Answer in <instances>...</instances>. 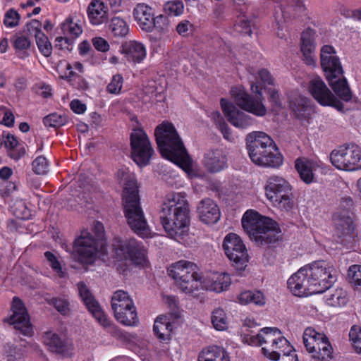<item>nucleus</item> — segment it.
Returning <instances> with one entry per match:
<instances>
[{
  "mask_svg": "<svg viewBox=\"0 0 361 361\" xmlns=\"http://www.w3.org/2000/svg\"><path fill=\"white\" fill-rule=\"evenodd\" d=\"M353 201L351 198L343 200L333 216V221L338 235H349L354 230L352 212Z\"/></svg>",
  "mask_w": 361,
  "mask_h": 361,
  "instance_id": "aec40b11",
  "label": "nucleus"
},
{
  "mask_svg": "<svg viewBox=\"0 0 361 361\" xmlns=\"http://www.w3.org/2000/svg\"><path fill=\"white\" fill-rule=\"evenodd\" d=\"M196 264L180 260L168 267V274L180 291L190 297H196L202 290V274Z\"/></svg>",
  "mask_w": 361,
  "mask_h": 361,
  "instance_id": "1a4fd4ad",
  "label": "nucleus"
},
{
  "mask_svg": "<svg viewBox=\"0 0 361 361\" xmlns=\"http://www.w3.org/2000/svg\"><path fill=\"white\" fill-rule=\"evenodd\" d=\"M237 302L242 305L253 304L262 307L266 304V298L260 290H245L238 295Z\"/></svg>",
  "mask_w": 361,
  "mask_h": 361,
  "instance_id": "e433bc0d",
  "label": "nucleus"
},
{
  "mask_svg": "<svg viewBox=\"0 0 361 361\" xmlns=\"http://www.w3.org/2000/svg\"><path fill=\"white\" fill-rule=\"evenodd\" d=\"M221 106L229 122L238 128H247L253 123V118L244 111L239 110L226 99H221Z\"/></svg>",
  "mask_w": 361,
  "mask_h": 361,
  "instance_id": "b1692460",
  "label": "nucleus"
},
{
  "mask_svg": "<svg viewBox=\"0 0 361 361\" xmlns=\"http://www.w3.org/2000/svg\"><path fill=\"white\" fill-rule=\"evenodd\" d=\"M290 106L295 116L299 118L308 117L312 111L310 100L301 95L290 100Z\"/></svg>",
  "mask_w": 361,
  "mask_h": 361,
  "instance_id": "c9c22d12",
  "label": "nucleus"
},
{
  "mask_svg": "<svg viewBox=\"0 0 361 361\" xmlns=\"http://www.w3.org/2000/svg\"><path fill=\"white\" fill-rule=\"evenodd\" d=\"M234 30L239 33L250 36L252 34L250 20L245 15L238 16L235 21Z\"/></svg>",
  "mask_w": 361,
  "mask_h": 361,
  "instance_id": "49530a36",
  "label": "nucleus"
},
{
  "mask_svg": "<svg viewBox=\"0 0 361 361\" xmlns=\"http://www.w3.org/2000/svg\"><path fill=\"white\" fill-rule=\"evenodd\" d=\"M276 361H298V355L293 349L290 353H285L280 355Z\"/></svg>",
  "mask_w": 361,
  "mask_h": 361,
  "instance_id": "774afa93",
  "label": "nucleus"
},
{
  "mask_svg": "<svg viewBox=\"0 0 361 361\" xmlns=\"http://www.w3.org/2000/svg\"><path fill=\"white\" fill-rule=\"evenodd\" d=\"M324 300L326 305L334 307L345 306L348 300V293L343 288H336L329 291L324 296Z\"/></svg>",
  "mask_w": 361,
  "mask_h": 361,
  "instance_id": "4c0bfd02",
  "label": "nucleus"
},
{
  "mask_svg": "<svg viewBox=\"0 0 361 361\" xmlns=\"http://www.w3.org/2000/svg\"><path fill=\"white\" fill-rule=\"evenodd\" d=\"M66 70L68 71L66 77L68 80H71L73 78L77 76V73L74 70L77 71L79 73L83 72V65L78 61H75L72 63H68L66 65Z\"/></svg>",
  "mask_w": 361,
  "mask_h": 361,
  "instance_id": "bf43d9fd",
  "label": "nucleus"
},
{
  "mask_svg": "<svg viewBox=\"0 0 361 361\" xmlns=\"http://www.w3.org/2000/svg\"><path fill=\"white\" fill-rule=\"evenodd\" d=\"M203 164L208 171L217 173L227 167V158L221 150H212L204 154Z\"/></svg>",
  "mask_w": 361,
  "mask_h": 361,
  "instance_id": "c85d7f7f",
  "label": "nucleus"
},
{
  "mask_svg": "<svg viewBox=\"0 0 361 361\" xmlns=\"http://www.w3.org/2000/svg\"><path fill=\"white\" fill-rule=\"evenodd\" d=\"M164 8L169 16H178L183 13L184 5L181 0H173L166 2Z\"/></svg>",
  "mask_w": 361,
  "mask_h": 361,
  "instance_id": "09e8293b",
  "label": "nucleus"
},
{
  "mask_svg": "<svg viewBox=\"0 0 361 361\" xmlns=\"http://www.w3.org/2000/svg\"><path fill=\"white\" fill-rule=\"evenodd\" d=\"M251 91L255 95L247 93L242 85H237L231 90V95L236 105L241 109L257 116H263L267 109L263 104L262 87L259 83H252Z\"/></svg>",
  "mask_w": 361,
  "mask_h": 361,
  "instance_id": "f8f14e48",
  "label": "nucleus"
},
{
  "mask_svg": "<svg viewBox=\"0 0 361 361\" xmlns=\"http://www.w3.org/2000/svg\"><path fill=\"white\" fill-rule=\"evenodd\" d=\"M321 66L334 92L343 100L349 101L351 93L336 52L332 46L324 45L320 53Z\"/></svg>",
  "mask_w": 361,
  "mask_h": 361,
  "instance_id": "6e6552de",
  "label": "nucleus"
},
{
  "mask_svg": "<svg viewBox=\"0 0 361 361\" xmlns=\"http://www.w3.org/2000/svg\"><path fill=\"white\" fill-rule=\"evenodd\" d=\"M198 361H231L228 353L219 345L204 348L200 353Z\"/></svg>",
  "mask_w": 361,
  "mask_h": 361,
  "instance_id": "72a5a7b5",
  "label": "nucleus"
},
{
  "mask_svg": "<svg viewBox=\"0 0 361 361\" xmlns=\"http://www.w3.org/2000/svg\"><path fill=\"white\" fill-rule=\"evenodd\" d=\"M152 23V31L155 28L159 32L166 31L169 25L168 18L164 15H159L156 17L153 16Z\"/></svg>",
  "mask_w": 361,
  "mask_h": 361,
  "instance_id": "4d7b16f0",
  "label": "nucleus"
},
{
  "mask_svg": "<svg viewBox=\"0 0 361 361\" xmlns=\"http://www.w3.org/2000/svg\"><path fill=\"white\" fill-rule=\"evenodd\" d=\"M11 209L13 215L18 219L25 220L31 216L30 209L21 199L13 200L11 204Z\"/></svg>",
  "mask_w": 361,
  "mask_h": 361,
  "instance_id": "c03bdc74",
  "label": "nucleus"
},
{
  "mask_svg": "<svg viewBox=\"0 0 361 361\" xmlns=\"http://www.w3.org/2000/svg\"><path fill=\"white\" fill-rule=\"evenodd\" d=\"M123 82V78L121 74L117 73L114 75L106 86V92L111 94H120L122 90Z\"/></svg>",
  "mask_w": 361,
  "mask_h": 361,
  "instance_id": "de8ad7c7",
  "label": "nucleus"
},
{
  "mask_svg": "<svg viewBox=\"0 0 361 361\" xmlns=\"http://www.w3.org/2000/svg\"><path fill=\"white\" fill-rule=\"evenodd\" d=\"M82 16L72 13L61 25L62 32L72 38L79 37L82 32Z\"/></svg>",
  "mask_w": 361,
  "mask_h": 361,
  "instance_id": "473e14b6",
  "label": "nucleus"
},
{
  "mask_svg": "<svg viewBox=\"0 0 361 361\" xmlns=\"http://www.w3.org/2000/svg\"><path fill=\"white\" fill-rule=\"evenodd\" d=\"M230 275L226 272L208 271L202 274V290L221 293L231 285Z\"/></svg>",
  "mask_w": 361,
  "mask_h": 361,
  "instance_id": "4be33fe9",
  "label": "nucleus"
},
{
  "mask_svg": "<svg viewBox=\"0 0 361 361\" xmlns=\"http://www.w3.org/2000/svg\"><path fill=\"white\" fill-rule=\"evenodd\" d=\"M211 117L219 125V128L222 133L224 138L229 141H231L233 137L231 134V129L228 128V125L224 121V119L221 117V114L219 111H214L212 113Z\"/></svg>",
  "mask_w": 361,
  "mask_h": 361,
  "instance_id": "3c124183",
  "label": "nucleus"
},
{
  "mask_svg": "<svg viewBox=\"0 0 361 361\" xmlns=\"http://www.w3.org/2000/svg\"><path fill=\"white\" fill-rule=\"evenodd\" d=\"M349 281L355 287H361V265L354 264L349 267L348 271Z\"/></svg>",
  "mask_w": 361,
  "mask_h": 361,
  "instance_id": "5fc2aeb1",
  "label": "nucleus"
},
{
  "mask_svg": "<svg viewBox=\"0 0 361 361\" xmlns=\"http://www.w3.org/2000/svg\"><path fill=\"white\" fill-rule=\"evenodd\" d=\"M197 212L201 221L205 224L216 223L221 216L220 209L216 202L209 199H204L200 202Z\"/></svg>",
  "mask_w": 361,
  "mask_h": 361,
  "instance_id": "393cba45",
  "label": "nucleus"
},
{
  "mask_svg": "<svg viewBox=\"0 0 361 361\" xmlns=\"http://www.w3.org/2000/svg\"><path fill=\"white\" fill-rule=\"evenodd\" d=\"M37 92L44 98H48L51 95V87L50 85L40 82L36 84Z\"/></svg>",
  "mask_w": 361,
  "mask_h": 361,
  "instance_id": "e2e57ef3",
  "label": "nucleus"
},
{
  "mask_svg": "<svg viewBox=\"0 0 361 361\" xmlns=\"http://www.w3.org/2000/svg\"><path fill=\"white\" fill-rule=\"evenodd\" d=\"M214 328L217 331H226L229 326V319L225 310L221 307L215 308L211 316Z\"/></svg>",
  "mask_w": 361,
  "mask_h": 361,
  "instance_id": "ea45409f",
  "label": "nucleus"
},
{
  "mask_svg": "<svg viewBox=\"0 0 361 361\" xmlns=\"http://www.w3.org/2000/svg\"><path fill=\"white\" fill-rule=\"evenodd\" d=\"M309 91L321 105L339 108L340 102L320 78L316 77L310 81Z\"/></svg>",
  "mask_w": 361,
  "mask_h": 361,
  "instance_id": "5701e85b",
  "label": "nucleus"
},
{
  "mask_svg": "<svg viewBox=\"0 0 361 361\" xmlns=\"http://www.w3.org/2000/svg\"><path fill=\"white\" fill-rule=\"evenodd\" d=\"M303 344L307 351L316 361H331L334 357V348L329 338L324 333L307 327L302 335Z\"/></svg>",
  "mask_w": 361,
  "mask_h": 361,
  "instance_id": "ddd939ff",
  "label": "nucleus"
},
{
  "mask_svg": "<svg viewBox=\"0 0 361 361\" xmlns=\"http://www.w3.org/2000/svg\"><path fill=\"white\" fill-rule=\"evenodd\" d=\"M171 317L166 315L157 317L154 321L153 330L157 338L163 341H169L173 331Z\"/></svg>",
  "mask_w": 361,
  "mask_h": 361,
  "instance_id": "f704fd0d",
  "label": "nucleus"
},
{
  "mask_svg": "<svg viewBox=\"0 0 361 361\" xmlns=\"http://www.w3.org/2000/svg\"><path fill=\"white\" fill-rule=\"evenodd\" d=\"M246 140L249 157L256 165L277 168L283 164L282 155L273 140L265 133H250L247 135Z\"/></svg>",
  "mask_w": 361,
  "mask_h": 361,
  "instance_id": "39448f33",
  "label": "nucleus"
},
{
  "mask_svg": "<svg viewBox=\"0 0 361 361\" xmlns=\"http://www.w3.org/2000/svg\"><path fill=\"white\" fill-rule=\"evenodd\" d=\"M121 52L125 59L130 63H140L147 56L145 46L137 41H128L123 43L121 48Z\"/></svg>",
  "mask_w": 361,
  "mask_h": 361,
  "instance_id": "a878e982",
  "label": "nucleus"
},
{
  "mask_svg": "<svg viewBox=\"0 0 361 361\" xmlns=\"http://www.w3.org/2000/svg\"><path fill=\"white\" fill-rule=\"evenodd\" d=\"M94 47L102 52H106L109 49V44L108 42L102 37H95L92 39Z\"/></svg>",
  "mask_w": 361,
  "mask_h": 361,
  "instance_id": "680f3d73",
  "label": "nucleus"
},
{
  "mask_svg": "<svg viewBox=\"0 0 361 361\" xmlns=\"http://www.w3.org/2000/svg\"><path fill=\"white\" fill-rule=\"evenodd\" d=\"M316 165L310 161L298 159L295 161V168L301 179L306 183H311L314 180Z\"/></svg>",
  "mask_w": 361,
  "mask_h": 361,
  "instance_id": "58836bf2",
  "label": "nucleus"
},
{
  "mask_svg": "<svg viewBox=\"0 0 361 361\" xmlns=\"http://www.w3.org/2000/svg\"><path fill=\"white\" fill-rule=\"evenodd\" d=\"M67 118L56 113L51 114L45 116L43 123L47 127L59 128L66 123Z\"/></svg>",
  "mask_w": 361,
  "mask_h": 361,
  "instance_id": "8fccbe9b",
  "label": "nucleus"
},
{
  "mask_svg": "<svg viewBox=\"0 0 361 361\" xmlns=\"http://www.w3.org/2000/svg\"><path fill=\"white\" fill-rule=\"evenodd\" d=\"M223 248L228 258L233 262L238 269L246 266L248 262V254L245 244L239 235L230 233L224 240Z\"/></svg>",
  "mask_w": 361,
  "mask_h": 361,
  "instance_id": "a211bd4d",
  "label": "nucleus"
},
{
  "mask_svg": "<svg viewBox=\"0 0 361 361\" xmlns=\"http://www.w3.org/2000/svg\"><path fill=\"white\" fill-rule=\"evenodd\" d=\"M330 161L337 169L355 171L361 169V148L353 144L343 145L331 151Z\"/></svg>",
  "mask_w": 361,
  "mask_h": 361,
  "instance_id": "4468645a",
  "label": "nucleus"
},
{
  "mask_svg": "<svg viewBox=\"0 0 361 361\" xmlns=\"http://www.w3.org/2000/svg\"><path fill=\"white\" fill-rule=\"evenodd\" d=\"M78 289L85 305L97 322L111 334H116L117 331L116 326L111 323V321L105 314L85 283L84 282H79L78 283Z\"/></svg>",
  "mask_w": 361,
  "mask_h": 361,
  "instance_id": "f3484780",
  "label": "nucleus"
},
{
  "mask_svg": "<svg viewBox=\"0 0 361 361\" xmlns=\"http://www.w3.org/2000/svg\"><path fill=\"white\" fill-rule=\"evenodd\" d=\"M160 221L168 236L185 243L190 225V211L184 192H170L164 197Z\"/></svg>",
  "mask_w": 361,
  "mask_h": 361,
  "instance_id": "f03ea898",
  "label": "nucleus"
},
{
  "mask_svg": "<svg viewBox=\"0 0 361 361\" xmlns=\"http://www.w3.org/2000/svg\"><path fill=\"white\" fill-rule=\"evenodd\" d=\"M281 331L275 327H265L261 329L262 344L264 347H269L273 343H276L278 336H280Z\"/></svg>",
  "mask_w": 361,
  "mask_h": 361,
  "instance_id": "a18cd8bd",
  "label": "nucleus"
},
{
  "mask_svg": "<svg viewBox=\"0 0 361 361\" xmlns=\"http://www.w3.org/2000/svg\"><path fill=\"white\" fill-rule=\"evenodd\" d=\"M314 35L315 32L312 29L307 28L302 32L301 35V51L305 63L308 65H313L315 61Z\"/></svg>",
  "mask_w": 361,
  "mask_h": 361,
  "instance_id": "2f4dec72",
  "label": "nucleus"
},
{
  "mask_svg": "<svg viewBox=\"0 0 361 361\" xmlns=\"http://www.w3.org/2000/svg\"><path fill=\"white\" fill-rule=\"evenodd\" d=\"M14 115L13 113L8 108L5 111V116H3L0 124L4 125L7 127H12L14 125Z\"/></svg>",
  "mask_w": 361,
  "mask_h": 361,
  "instance_id": "0e129e2a",
  "label": "nucleus"
},
{
  "mask_svg": "<svg viewBox=\"0 0 361 361\" xmlns=\"http://www.w3.org/2000/svg\"><path fill=\"white\" fill-rule=\"evenodd\" d=\"M87 18L92 25H100L108 21L109 8L101 0H92L87 9Z\"/></svg>",
  "mask_w": 361,
  "mask_h": 361,
  "instance_id": "bb28decb",
  "label": "nucleus"
},
{
  "mask_svg": "<svg viewBox=\"0 0 361 361\" xmlns=\"http://www.w3.org/2000/svg\"><path fill=\"white\" fill-rule=\"evenodd\" d=\"M338 271L333 263L314 261L300 268L287 281L290 293L298 297L322 293L337 281Z\"/></svg>",
  "mask_w": 361,
  "mask_h": 361,
  "instance_id": "f257e3e1",
  "label": "nucleus"
},
{
  "mask_svg": "<svg viewBox=\"0 0 361 361\" xmlns=\"http://www.w3.org/2000/svg\"><path fill=\"white\" fill-rule=\"evenodd\" d=\"M264 190L266 197L273 207L285 212L293 208V187L283 177L276 175L269 176L267 179Z\"/></svg>",
  "mask_w": 361,
  "mask_h": 361,
  "instance_id": "9d476101",
  "label": "nucleus"
},
{
  "mask_svg": "<svg viewBox=\"0 0 361 361\" xmlns=\"http://www.w3.org/2000/svg\"><path fill=\"white\" fill-rule=\"evenodd\" d=\"M112 251L118 261L129 260L132 264L145 267L148 264L147 250L135 238L122 240L116 237L112 243Z\"/></svg>",
  "mask_w": 361,
  "mask_h": 361,
  "instance_id": "9b49d317",
  "label": "nucleus"
},
{
  "mask_svg": "<svg viewBox=\"0 0 361 361\" xmlns=\"http://www.w3.org/2000/svg\"><path fill=\"white\" fill-rule=\"evenodd\" d=\"M117 178L123 184V212L128 226L140 237L151 238V230L140 207L135 174L123 167L118 171Z\"/></svg>",
  "mask_w": 361,
  "mask_h": 361,
  "instance_id": "7ed1b4c3",
  "label": "nucleus"
},
{
  "mask_svg": "<svg viewBox=\"0 0 361 361\" xmlns=\"http://www.w3.org/2000/svg\"><path fill=\"white\" fill-rule=\"evenodd\" d=\"M293 347L290 342L283 336L282 332L278 336L276 343L269 347H262L261 350L263 355L271 360H276L280 355L285 353H290Z\"/></svg>",
  "mask_w": 361,
  "mask_h": 361,
  "instance_id": "c756f323",
  "label": "nucleus"
},
{
  "mask_svg": "<svg viewBox=\"0 0 361 361\" xmlns=\"http://www.w3.org/2000/svg\"><path fill=\"white\" fill-rule=\"evenodd\" d=\"M92 231L95 237L88 231H81L74 243L73 257L74 259L82 265L92 264L96 260L99 253L106 252V248L103 243L99 242L104 234V227L102 222L94 221Z\"/></svg>",
  "mask_w": 361,
  "mask_h": 361,
  "instance_id": "0eeeda50",
  "label": "nucleus"
},
{
  "mask_svg": "<svg viewBox=\"0 0 361 361\" xmlns=\"http://www.w3.org/2000/svg\"><path fill=\"white\" fill-rule=\"evenodd\" d=\"M32 167L36 174L44 175L49 171V164L46 157L39 156L32 161Z\"/></svg>",
  "mask_w": 361,
  "mask_h": 361,
  "instance_id": "603ef678",
  "label": "nucleus"
},
{
  "mask_svg": "<svg viewBox=\"0 0 361 361\" xmlns=\"http://www.w3.org/2000/svg\"><path fill=\"white\" fill-rule=\"evenodd\" d=\"M70 107L78 114H82L86 111V105L78 99H73L70 104Z\"/></svg>",
  "mask_w": 361,
  "mask_h": 361,
  "instance_id": "69168bd1",
  "label": "nucleus"
},
{
  "mask_svg": "<svg viewBox=\"0 0 361 361\" xmlns=\"http://www.w3.org/2000/svg\"><path fill=\"white\" fill-rule=\"evenodd\" d=\"M133 16L139 27L147 32H152V8L146 4H137L133 8Z\"/></svg>",
  "mask_w": 361,
  "mask_h": 361,
  "instance_id": "cd10ccee",
  "label": "nucleus"
},
{
  "mask_svg": "<svg viewBox=\"0 0 361 361\" xmlns=\"http://www.w3.org/2000/svg\"><path fill=\"white\" fill-rule=\"evenodd\" d=\"M49 304L54 305L61 314L66 315L69 312L68 302L64 298H53L50 300Z\"/></svg>",
  "mask_w": 361,
  "mask_h": 361,
  "instance_id": "13d9d810",
  "label": "nucleus"
},
{
  "mask_svg": "<svg viewBox=\"0 0 361 361\" xmlns=\"http://www.w3.org/2000/svg\"><path fill=\"white\" fill-rule=\"evenodd\" d=\"M27 30L34 33L40 53L46 57L49 56L52 52V46L48 37L41 30V23L37 20H32L27 24Z\"/></svg>",
  "mask_w": 361,
  "mask_h": 361,
  "instance_id": "7c9ffc66",
  "label": "nucleus"
},
{
  "mask_svg": "<svg viewBox=\"0 0 361 361\" xmlns=\"http://www.w3.org/2000/svg\"><path fill=\"white\" fill-rule=\"evenodd\" d=\"M261 330L257 334H245L243 336V342L251 346H260L262 344Z\"/></svg>",
  "mask_w": 361,
  "mask_h": 361,
  "instance_id": "052dcab7",
  "label": "nucleus"
},
{
  "mask_svg": "<svg viewBox=\"0 0 361 361\" xmlns=\"http://www.w3.org/2000/svg\"><path fill=\"white\" fill-rule=\"evenodd\" d=\"M20 15L14 9H9L4 15V24L8 28L16 27L19 24Z\"/></svg>",
  "mask_w": 361,
  "mask_h": 361,
  "instance_id": "6e6d98bb",
  "label": "nucleus"
},
{
  "mask_svg": "<svg viewBox=\"0 0 361 361\" xmlns=\"http://www.w3.org/2000/svg\"><path fill=\"white\" fill-rule=\"evenodd\" d=\"M109 30L114 37H123L128 34L130 28L123 18L115 16L111 18L110 20Z\"/></svg>",
  "mask_w": 361,
  "mask_h": 361,
  "instance_id": "a19ab883",
  "label": "nucleus"
},
{
  "mask_svg": "<svg viewBox=\"0 0 361 361\" xmlns=\"http://www.w3.org/2000/svg\"><path fill=\"white\" fill-rule=\"evenodd\" d=\"M154 135L162 157L176 164L192 176V160L173 123L163 121L156 127Z\"/></svg>",
  "mask_w": 361,
  "mask_h": 361,
  "instance_id": "20e7f679",
  "label": "nucleus"
},
{
  "mask_svg": "<svg viewBox=\"0 0 361 361\" xmlns=\"http://www.w3.org/2000/svg\"><path fill=\"white\" fill-rule=\"evenodd\" d=\"M8 321L23 335L28 337L32 336L33 329L28 313L23 302L18 297H14L13 299Z\"/></svg>",
  "mask_w": 361,
  "mask_h": 361,
  "instance_id": "6ab92c4d",
  "label": "nucleus"
},
{
  "mask_svg": "<svg viewBox=\"0 0 361 361\" xmlns=\"http://www.w3.org/2000/svg\"><path fill=\"white\" fill-rule=\"evenodd\" d=\"M46 264L59 277L64 278L66 275V269L63 267L59 258L50 251L44 252Z\"/></svg>",
  "mask_w": 361,
  "mask_h": 361,
  "instance_id": "79ce46f5",
  "label": "nucleus"
},
{
  "mask_svg": "<svg viewBox=\"0 0 361 361\" xmlns=\"http://www.w3.org/2000/svg\"><path fill=\"white\" fill-rule=\"evenodd\" d=\"M42 342L49 351L63 357H71L74 353L73 343L64 335H59L53 331H49L44 334Z\"/></svg>",
  "mask_w": 361,
  "mask_h": 361,
  "instance_id": "412c9836",
  "label": "nucleus"
},
{
  "mask_svg": "<svg viewBox=\"0 0 361 361\" xmlns=\"http://www.w3.org/2000/svg\"><path fill=\"white\" fill-rule=\"evenodd\" d=\"M13 47L18 56L20 59H25L28 56L27 50L31 45L30 39L22 35H16L13 37Z\"/></svg>",
  "mask_w": 361,
  "mask_h": 361,
  "instance_id": "37998d69",
  "label": "nucleus"
},
{
  "mask_svg": "<svg viewBox=\"0 0 361 361\" xmlns=\"http://www.w3.org/2000/svg\"><path fill=\"white\" fill-rule=\"evenodd\" d=\"M349 337L356 353L361 354V327L352 326L349 332Z\"/></svg>",
  "mask_w": 361,
  "mask_h": 361,
  "instance_id": "864d4df0",
  "label": "nucleus"
},
{
  "mask_svg": "<svg viewBox=\"0 0 361 361\" xmlns=\"http://www.w3.org/2000/svg\"><path fill=\"white\" fill-rule=\"evenodd\" d=\"M111 303L118 322L126 326H134L137 323L134 302L127 292L122 290L114 292Z\"/></svg>",
  "mask_w": 361,
  "mask_h": 361,
  "instance_id": "2eb2a0df",
  "label": "nucleus"
},
{
  "mask_svg": "<svg viewBox=\"0 0 361 361\" xmlns=\"http://www.w3.org/2000/svg\"><path fill=\"white\" fill-rule=\"evenodd\" d=\"M241 223L250 240L259 245H265L278 239L279 224L254 209H248L244 213Z\"/></svg>",
  "mask_w": 361,
  "mask_h": 361,
  "instance_id": "423d86ee",
  "label": "nucleus"
},
{
  "mask_svg": "<svg viewBox=\"0 0 361 361\" xmlns=\"http://www.w3.org/2000/svg\"><path fill=\"white\" fill-rule=\"evenodd\" d=\"M132 158L140 166L144 167L149 164L154 154V149L149 137L143 129H134L130 135Z\"/></svg>",
  "mask_w": 361,
  "mask_h": 361,
  "instance_id": "dca6fc26",
  "label": "nucleus"
},
{
  "mask_svg": "<svg viewBox=\"0 0 361 361\" xmlns=\"http://www.w3.org/2000/svg\"><path fill=\"white\" fill-rule=\"evenodd\" d=\"M259 77L260 78L262 82L266 85H274V79L271 75L270 73L267 69H261L258 72Z\"/></svg>",
  "mask_w": 361,
  "mask_h": 361,
  "instance_id": "338daca9",
  "label": "nucleus"
}]
</instances>
